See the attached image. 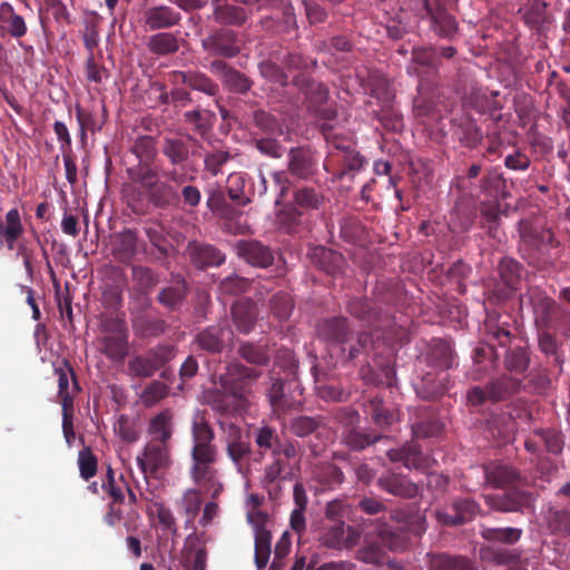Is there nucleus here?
<instances>
[{"label": "nucleus", "mask_w": 570, "mask_h": 570, "mask_svg": "<svg viewBox=\"0 0 570 570\" xmlns=\"http://www.w3.org/2000/svg\"><path fill=\"white\" fill-rule=\"evenodd\" d=\"M191 439L190 478L213 499H217L224 490L215 466L218 461V448L214 443L215 432L203 414H196L193 420Z\"/></svg>", "instance_id": "obj_1"}, {"label": "nucleus", "mask_w": 570, "mask_h": 570, "mask_svg": "<svg viewBox=\"0 0 570 570\" xmlns=\"http://www.w3.org/2000/svg\"><path fill=\"white\" fill-rule=\"evenodd\" d=\"M520 248L529 265L539 271L561 269L563 248L553 232L538 219L523 218L518 227Z\"/></svg>", "instance_id": "obj_2"}, {"label": "nucleus", "mask_w": 570, "mask_h": 570, "mask_svg": "<svg viewBox=\"0 0 570 570\" xmlns=\"http://www.w3.org/2000/svg\"><path fill=\"white\" fill-rule=\"evenodd\" d=\"M230 371L235 372L238 377L235 379L230 374V377L222 382L223 390H210L205 396L210 409L220 415H236L246 411L250 394L248 382L255 381L261 375V371L242 364L232 365Z\"/></svg>", "instance_id": "obj_3"}, {"label": "nucleus", "mask_w": 570, "mask_h": 570, "mask_svg": "<svg viewBox=\"0 0 570 570\" xmlns=\"http://www.w3.org/2000/svg\"><path fill=\"white\" fill-rule=\"evenodd\" d=\"M520 304L529 305L535 316V324L543 330L559 332L566 338L570 337V311L563 308L544 291L530 287L520 296Z\"/></svg>", "instance_id": "obj_4"}, {"label": "nucleus", "mask_w": 570, "mask_h": 570, "mask_svg": "<svg viewBox=\"0 0 570 570\" xmlns=\"http://www.w3.org/2000/svg\"><path fill=\"white\" fill-rule=\"evenodd\" d=\"M488 340L507 347L504 354V368L514 374H523L530 366L531 357L527 342L512 334L509 325L500 324L493 320L485 323Z\"/></svg>", "instance_id": "obj_5"}, {"label": "nucleus", "mask_w": 570, "mask_h": 570, "mask_svg": "<svg viewBox=\"0 0 570 570\" xmlns=\"http://www.w3.org/2000/svg\"><path fill=\"white\" fill-rule=\"evenodd\" d=\"M198 141L191 136L164 137L161 141V154L168 159L173 168L163 170V177L176 185H183L187 179L185 164L190 155H194Z\"/></svg>", "instance_id": "obj_6"}, {"label": "nucleus", "mask_w": 570, "mask_h": 570, "mask_svg": "<svg viewBox=\"0 0 570 570\" xmlns=\"http://www.w3.org/2000/svg\"><path fill=\"white\" fill-rule=\"evenodd\" d=\"M456 2L458 0H417L416 16L428 20L431 31L438 37L453 40L459 31V22L449 8Z\"/></svg>", "instance_id": "obj_7"}, {"label": "nucleus", "mask_w": 570, "mask_h": 570, "mask_svg": "<svg viewBox=\"0 0 570 570\" xmlns=\"http://www.w3.org/2000/svg\"><path fill=\"white\" fill-rule=\"evenodd\" d=\"M522 387V381L510 375H502L484 387L473 386L466 394L470 405L479 406L485 401L499 402L517 394Z\"/></svg>", "instance_id": "obj_8"}, {"label": "nucleus", "mask_w": 570, "mask_h": 570, "mask_svg": "<svg viewBox=\"0 0 570 570\" xmlns=\"http://www.w3.org/2000/svg\"><path fill=\"white\" fill-rule=\"evenodd\" d=\"M176 355L173 345H157L146 354L134 356L128 363L129 374L139 379L153 376Z\"/></svg>", "instance_id": "obj_9"}, {"label": "nucleus", "mask_w": 570, "mask_h": 570, "mask_svg": "<svg viewBox=\"0 0 570 570\" xmlns=\"http://www.w3.org/2000/svg\"><path fill=\"white\" fill-rule=\"evenodd\" d=\"M105 334L99 338V350L109 360L122 362L128 354V330L120 320L104 325Z\"/></svg>", "instance_id": "obj_10"}, {"label": "nucleus", "mask_w": 570, "mask_h": 570, "mask_svg": "<svg viewBox=\"0 0 570 570\" xmlns=\"http://www.w3.org/2000/svg\"><path fill=\"white\" fill-rule=\"evenodd\" d=\"M225 444L226 454L236 471L246 476L250 472L252 445L243 438L240 429L235 424H228Z\"/></svg>", "instance_id": "obj_11"}, {"label": "nucleus", "mask_w": 570, "mask_h": 570, "mask_svg": "<svg viewBox=\"0 0 570 570\" xmlns=\"http://www.w3.org/2000/svg\"><path fill=\"white\" fill-rule=\"evenodd\" d=\"M481 509L471 498H454L450 504L436 511L438 520L444 525H461L472 521Z\"/></svg>", "instance_id": "obj_12"}, {"label": "nucleus", "mask_w": 570, "mask_h": 570, "mask_svg": "<svg viewBox=\"0 0 570 570\" xmlns=\"http://www.w3.org/2000/svg\"><path fill=\"white\" fill-rule=\"evenodd\" d=\"M288 173L302 180H312L318 171V158L309 147L291 148L287 154Z\"/></svg>", "instance_id": "obj_13"}, {"label": "nucleus", "mask_w": 570, "mask_h": 570, "mask_svg": "<svg viewBox=\"0 0 570 570\" xmlns=\"http://www.w3.org/2000/svg\"><path fill=\"white\" fill-rule=\"evenodd\" d=\"M202 47L210 55L233 58L240 52V40L234 30L220 28L204 38Z\"/></svg>", "instance_id": "obj_14"}, {"label": "nucleus", "mask_w": 570, "mask_h": 570, "mask_svg": "<svg viewBox=\"0 0 570 570\" xmlns=\"http://www.w3.org/2000/svg\"><path fill=\"white\" fill-rule=\"evenodd\" d=\"M235 249L237 256L253 267L268 268L275 262V252L258 239H239Z\"/></svg>", "instance_id": "obj_15"}, {"label": "nucleus", "mask_w": 570, "mask_h": 570, "mask_svg": "<svg viewBox=\"0 0 570 570\" xmlns=\"http://www.w3.org/2000/svg\"><path fill=\"white\" fill-rule=\"evenodd\" d=\"M234 338V332L227 321L219 322L200 331L195 338L198 347L210 354H219Z\"/></svg>", "instance_id": "obj_16"}, {"label": "nucleus", "mask_w": 570, "mask_h": 570, "mask_svg": "<svg viewBox=\"0 0 570 570\" xmlns=\"http://www.w3.org/2000/svg\"><path fill=\"white\" fill-rule=\"evenodd\" d=\"M320 338L332 344L345 345L353 341L354 331L344 316H334L321 321L317 325Z\"/></svg>", "instance_id": "obj_17"}, {"label": "nucleus", "mask_w": 570, "mask_h": 570, "mask_svg": "<svg viewBox=\"0 0 570 570\" xmlns=\"http://www.w3.org/2000/svg\"><path fill=\"white\" fill-rule=\"evenodd\" d=\"M361 532L357 528L347 525L343 521H336L325 528L322 543L331 549L350 548L357 544Z\"/></svg>", "instance_id": "obj_18"}, {"label": "nucleus", "mask_w": 570, "mask_h": 570, "mask_svg": "<svg viewBox=\"0 0 570 570\" xmlns=\"http://www.w3.org/2000/svg\"><path fill=\"white\" fill-rule=\"evenodd\" d=\"M169 446L168 443L159 441H149L145 448L142 458H137V463L144 474L155 473L168 465Z\"/></svg>", "instance_id": "obj_19"}, {"label": "nucleus", "mask_w": 570, "mask_h": 570, "mask_svg": "<svg viewBox=\"0 0 570 570\" xmlns=\"http://www.w3.org/2000/svg\"><path fill=\"white\" fill-rule=\"evenodd\" d=\"M58 376V397L62 410L73 409V397L79 392L76 374L69 362L65 361L63 366L56 367Z\"/></svg>", "instance_id": "obj_20"}, {"label": "nucleus", "mask_w": 570, "mask_h": 570, "mask_svg": "<svg viewBox=\"0 0 570 570\" xmlns=\"http://www.w3.org/2000/svg\"><path fill=\"white\" fill-rule=\"evenodd\" d=\"M188 253L191 263L198 269L218 267L224 264L226 259L225 254L215 246L198 242L189 243Z\"/></svg>", "instance_id": "obj_21"}, {"label": "nucleus", "mask_w": 570, "mask_h": 570, "mask_svg": "<svg viewBox=\"0 0 570 570\" xmlns=\"http://www.w3.org/2000/svg\"><path fill=\"white\" fill-rule=\"evenodd\" d=\"M180 20L179 11L164 4L153 6L144 11L145 24L150 30L169 29L177 26Z\"/></svg>", "instance_id": "obj_22"}, {"label": "nucleus", "mask_w": 570, "mask_h": 570, "mask_svg": "<svg viewBox=\"0 0 570 570\" xmlns=\"http://www.w3.org/2000/svg\"><path fill=\"white\" fill-rule=\"evenodd\" d=\"M425 358L429 366L438 370L440 373H446L445 371L454 365L455 355L449 342L433 338L429 345Z\"/></svg>", "instance_id": "obj_23"}, {"label": "nucleus", "mask_w": 570, "mask_h": 570, "mask_svg": "<svg viewBox=\"0 0 570 570\" xmlns=\"http://www.w3.org/2000/svg\"><path fill=\"white\" fill-rule=\"evenodd\" d=\"M293 83L305 95L311 110H317L327 101L328 89L323 82L299 75L294 77Z\"/></svg>", "instance_id": "obj_24"}, {"label": "nucleus", "mask_w": 570, "mask_h": 570, "mask_svg": "<svg viewBox=\"0 0 570 570\" xmlns=\"http://www.w3.org/2000/svg\"><path fill=\"white\" fill-rule=\"evenodd\" d=\"M377 484L385 492L405 499H413L419 493V487L414 482L396 473L381 475Z\"/></svg>", "instance_id": "obj_25"}, {"label": "nucleus", "mask_w": 570, "mask_h": 570, "mask_svg": "<svg viewBox=\"0 0 570 570\" xmlns=\"http://www.w3.org/2000/svg\"><path fill=\"white\" fill-rule=\"evenodd\" d=\"M232 318L240 333H250L257 321L256 304L248 298L237 301L232 306Z\"/></svg>", "instance_id": "obj_26"}, {"label": "nucleus", "mask_w": 570, "mask_h": 570, "mask_svg": "<svg viewBox=\"0 0 570 570\" xmlns=\"http://www.w3.org/2000/svg\"><path fill=\"white\" fill-rule=\"evenodd\" d=\"M448 373H426L420 383L416 384V394L426 401L435 400L442 396L449 389Z\"/></svg>", "instance_id": "obj_27"}, {"label": "nucleus", "mask_w": 570, "mask_h": 570, "mask_svg": "<svg viewBox=\"0 0 570 570\" xmlns=\"http://www.w3.org/2000/svg\"><path fill=\"white\" fill-rule=\"evenodd\" d=\"M483 472L487 483L494 488L513 485L520 479V474L514 468L497 462L484 465Z\"/></svg>", "instance_id": "obj_28"}, {"label": "nucleus", "mask_w": 570, "mask_h": 570, "mask_svg": "<svg viewBox=\"0 0 570 570\" xmlns=\"http://www.w3.org/2000/svg\"><path fill=\"white\" fill-rule=\"evenodd\" d=\"M485 503L489 508L499 512L520 511L528 503L524 492L509 491L503 494L484 495Z\"/></svg>", "instance_id": "obj_29"}, {"label": "nucleus", "mask_w": 570, "mask_h": 570, "mask_svg": "<svg viewBox=\"0 0 570 570\" xmlns=\"http://www.w3.org/2000/svg\"><path fill=\"white\" fill-rule=\"evenodd\" d=\"M443 430V424L429 407H423L412 423V433L416 439L438 436Z\"/></svg>", "instance_id": "obj_30"}, {"label": "nucleus", "mask_w": 570, "mask_h": 570, "mask_svg": "<svg viewBox=\"0 0 570 570\" xmlns=\"http://www.w3.org/2000/svg\"><path fill=\"white\" fill-rule=\"evenodd\" d=\"M148 434L151 441L168 443L174 433V413L171 410H164L150 419Z\"/></svg>", "instance_id": "obj_31"}, {"label": "nucleus", "mask_w": 570, "mask_h": 570, "mask_svg": "<svg viewBox=\"0 0 570 570\" xmlns=\"http://www.w3.org/2000/svg\"><path fill=\"white\" fill-rule=\"evenodd\" d=\"M387 456L392 462H401L409 469H422L426 462L421 446L415 443H407L400 449H392L387 451Z\"/></svg>", "instance_id": "obj_32"}, {"label": "nucleus", "mask_w": 570, "mask_h": 570, "mask_svg": "<svg viewBox=\"0 0 570 570\" xmlns=\"http://www.w3.org/2000/svg\"><path fill=\"white\" fill-rule=\"evenodd\" d=\"M348 313L355 318L373 326H379L376 323L381 317V309L376 303L365 297H353L347 304Z\"/></svg>", "instance_id": "obj_33"}, {"label": "nucleus", "mask_w": 570, "mask_h": 570, "mask_svg": "<svg viewBox=\"0 0 570 570\" xmlns=\"http://www.w3.org/2000/svg\"><path fill=\"white\" fill-rule=\"evenodd\" d=\"M227 193L232 200L245 206L255 196V189L248 185L246 174L233 173L227 178Z\"/></svg>", "instance_id": "obj_34"}, {"label": "nucleus", "mask_w": 570, "mask_h": 570, "mask_svg": "<svg viewBox=\"0 0 570 570\" xmlns=\"http://www.w3.org/2000/svg\"><path fill=\"white\" fill-rule=\"evenodd\" d=\"M24 232L20 212L18 208L10 209L0 222V238H2L8 249H13L16 242L22 236Z\"/></svg>", "instance_id": "obj_35"}, {"label": "nucleus", "mask_w": 570, "mask_h": 570, "mask_svg": "<svg viewBox=\"0 0 570 570\" xmlns=\"http://www.w3.org/2000/svg\"><path fill=\"white\" fill-rule=\"evenodd\" d=\"M213 18L219 24L242 26L247 20L248 12L245 8L222 1L213 6Z\"/></svg>", "instance_id": "obj_36"}, {"label": "nucleus", "mask_w": 570, "mask_h": 570, "mask_svg": "<svg viewBox=\"0 0 570 570\" xmlns=\"http://www.w3.org/2000/svg\"><path fill=\"white\" fill-rule=\"evenodd\" d=\"M0 22L2 23V29L12 38L20 39L27 33L24 19L16 13L9 2L0 3Z\"/></svg>", "instance_id": "obj_37"}, {"label": "nucleus", "mask_w": 570, "mask_h": 570, "mask_svg": "<svg viewBox=\"0 0 570 570\" xmlns=\"http://www.w3.org/2000/svg\"><path fill=\"white\" fill-rule=\"evenodd\" d=\"M184 121L189 125L196 134L205 136L214 127L216 115L212 110L198 106L194 110L184 114Z\"/></svg>", "instance_id": "obj_38"}, {"label": "nucleus", "mask_w": 570, "mask_h": 570, "mask_svg": "<svg viewBox=\"0 0 570 570\" xmlns=\"http://www.w3.org/2000/svg\"><path fill=\"white\" fill-rule=\"evenodd\" d=\"M188 293L185 279L179 278L170 286L163 288L158 294V302L173 311L180 308Z\"/></svg>", "instance_id": "obj_39"}, {"label": "nucleus", "mask_w": 570, "mask_h": 570, "mask_svg": "<svg viewBox=\"0 0 570 570\" xmlns=\"http://www.w3.org/2000/svg\"><path fill=\"white\" fill-rule=\"evenodd\" d=\"M538 346L541 353H543L548 358L552 360L551 364L561 370L564 357L556 335L550 331L539 327Z\"/></svg>", "instance_id": "obj_40"}, {"label": "nucleus", "mask_w": 570, "mask_h": 570, "mask_svg": "<svg viewBox=\"0 0 570 570\" xmlns=\"http://www.w3.org/2000/svg\"><path fill=\"white\" fill-rule=\"evenodd\" d=\"M170 181H157L149 190V199L155 207L166 208L179 202V193Z\"/></svg>", "instance_id": "obj_41"}, {"label": "nucleus", "mask_w": 570, "mask_h": 570, "mask_svg": "<svg viewBox=\"0 0 570 570\" xmlns=\"http://www.w3.org/2000/svg\"><path fill=\"white\" fill-rule=\"evenodd\" d=\"M137 236L132 230H125L115 236L112 243V255L121 262L128 263L136 253Z\"/></svg>", "instance_id": "obj_42"}, {"label": "nucleus", "mask_w": 570, "mask_h": 570, "mask_svg": "<svg viewBox=\"0 0 570 570\" xmlns=\"http://www.w3.org/2000/svg\"><path fill=\"white\" fill-rule=\"evenodd\" d=\"M324 195L311 186H299L293 191L295 206L306 212L318 210L324 204Z\"/></svg>", "instance_id": "obj_43"}, {"label": "nucleus", "mask_w": 570, "mask_h": 570, "mask_svg": "<svg viewBox=\"0 0 570 570\" xmlns=\"http://www.w3.org/2000/svg\"><path fill=\"white\" fill-rule=\"evenodd\" d=\"M129 487L125 476L120 474L118 478L115 474V471L110 465L107 468L106 475L102 480L101 488L107 493V495L111 499L110 502L114 503H124L125 493L127 488Z\"/></svg>", "instance_id": "obj_44"}, {"label": "nucleus", "mask_w": 570, "mask_h": 570, "mask_svg": "<svg viewBox=\"0 0 570 570\" xmlns=\"http://www.w3.org/2000/svg\"><path fill=\"white\" fill-rule=\"evenodd\" d=\"M272 533L263 524L255 525V563L258 570L264 569L269 560Z\"/></svg>", "instance_id": "obj_45"}, {"label": "nucleus", "mask_w": 570, "mask_h": 570, "mask_svg": "<svg viewBox=\"0 0 570 570\" xmlns=\"http://www.w3.org/2000/svg\"><path fill=\"white\" fill-rule=\"evenodd\" d=\"M523 530L520 528L505 527V528H490V527H481L480 534L481 537L489 541L495 543H502L512 546L517 543L522 537Z\"/></svg>", "instance_id": "obj_46"}, {"label": "nucleus", "mask_w": 570, "mask_h": 570, "mask_svg": "<svg viewBox=\"0 0 570 570\" xmlns=\"http://www.w3.org/2000/svg\"><path fill=\"white\" fill-rule=\"evenodd\" d=\"M314 258L317 259L321 269L333 276L340 274L344 266V257L340 253L325 247L316 248Z\"/></svg>", "instance_id": "obj_47"}, {"label": "nucleus", "mask_w": 570, "mask_h": 570, "mask_svg": "<svg viewBox=\"0 0 570 570\" xmlns=\"http://www.w3.org/2000/svg\"><path fill=\"white\" fill-rule=\"evenodd\" d=\"M343 442L353 451H362L367 446L376 443L383 436L374 432H362L357 428L344 431L342 434Z\"/></svg>", "instance_id": "obj_48"}, {"label": "nucleus", "mask_w": 570, "mask_h": 570, "mask_svg": "<svg viewBox=\"0 0 570 570\" xmlns=\"http://www.w3.org/2000/svg\"><path fill=\"white\" fill-rule=\"evenodd\" d=\"M549 530L557 535L570 534V511L560 508H549L546 513Z\"/></svg>", "instance_id": "obj_49"}, {"label": "nucleus", "mask_w": 570, "mask_h": 570, "mask_svg": "<svg viewBox=\"0 0 570 570\" xmlns=\"http://www.w3.org/2000/svg\"><path fill=\"white\" fill-rule=\"evenodd\" d=\"M147 47L157 56H166L178 51L179 41L173 33L159 32L149 38Z\"/></svg>", "instance_id": "obj_50"}, {"label": "nucleus", "mask_w": 570, "mask_h": 570, "mask_svg": "<svg viewBox=\"0 0 570 570\" xmlns=\"http://www.w3.org/2000/svg\"><path fill=\"white\" fill-rule=\"evenodd\" d=\"M268 401L276 413H285L291 409H296L301 402H294L288 399L284 392V383L281 380L273 382L267 393Z\"/></svg>", "instance_id": "obj_51"}, {"label": "nucleus", "mask_w": 570, "mask_h": 570, "mask_svg": "<svg viewBox=\"0 0 570 570\" xmlns=\"http://www.w3.org/2000/svg\"><path fill=\"white\" fill-rule=\"evenodd\" d=\"M184 77V85L193 90L200 91L207 96L216 97L219 92V86L206 73L199 71H188Z\"/></svg>", "instance_id": "obj_52"}, {"label": "nucleus", "mask_w": 570, "mask_h": 570, "mask_svg": "<svg viewBox=\"0 0 570 570\" xmlns=\"http://www.w3.org/2000/svg\"><path fill=\"white\" fill-rule=\"evenodd\" d=\"M522 269V265L510 257L502 258L498 266L500 278L509 289L517 288L521 281Z\"/></svg>", "instance_id": "obj_53"}, {"label": "nucleus", "mask_w": 570, "mask_h": 570, "mask_svg": "<svg viewBox=\"0 0 570 570\" xmlns=\"http://www.w3.org/2000/svg\"><path fill=\"white\" fill-rule=\"evenodd\" d=\"M432 570H476L474 563L464 557L438 554L431 561Z\"/></svg>", "instance_id": "obj_54"}, {"label": "nucleus", "mask_w": 570, "mask_h": 570, "mask_svg": "<svg viewBox=\"0 0 570 570\" xmlns=\"http://www.w3.org/2000/svg\"><path fill=\"white\" fill-rule=\"evenodd\" d=\"M322 416L298 415L289 421L288 429L297 438H306L323 426Z\"/></svg>", "instance_id": "obj_55"}, {"label": "nucleus", "mask_w": 570, "mask_h": 570, "mask_svg": "<svg viewBox=\"0 0 570 570\" xmlns=\"http://www.w3.org/2000/svg\"><path fill=\"white\" fill-rule=\"evenodd\" d=\"M366 411L374 424L380 428L389 426L396 420L395 413L384 406L383 399L379 395L368 401Z\"/></svg>", "instance_id": "obj_56"}, {"label": "nucleus", "mask_w": 570, "mask_h": 570, "mask_svg": "<svg viewBox=\"0 0 570 570\" xmlns=\"http://www.w3.org/2000/svg\"><path fill=\"white\" fill-rule=\"evenodd\" d=\"M454 135L468 148L476 147L482 140V131L471 119H463L455 128Z\"/></svg>", "instance_id": "obj_57"}, {"label": "nucleus", "mask_w": 570, "mask_h": 570, "mask_svg": "<svg viewBox=\"0 0 570 570\" xmlns=\"http://www.w3.org/2000/svg\"><path fill=\"white\" fill-rule=\"evenodd\" d=\"M238 354L246 362L259 366L267 365L271 358L267 346L250 342L240 344Z\"/></svg>", "instance_id": "obj_58"}, {"label": "nucleus", "mask_w": 570, "mask_h": 570, "mask_svg": "<svg viewBox=\"0 0 570 570\" xmlns=\"http://www.w3.org/2000/svg\"><path fill=\"white\" fill-rule=\"evenodd\" d=\"M253 121L266 136H282L283 127L275 116L264 110H256L253 114Z\"/></svg>", "instance_id": "obj_59"}, {"label": "nucleus", "mask_w": 570, "mask_h": 570, "mask_svg": "<svg viewBox=\"0 0 570 570\" xmlns=\"http://www.w3.org/2000/svg\"><path fill=\"white\" fill-rule=\"evenodd\" d=\"M151 163H138L134 168L129 169L130 178L149 190L159 180V174L150 165Z\"/></svg>", "instance_id": "obj_60"}, {"label": "nucleus", "mask_w": 570, "mask_h": 570, "mask_svg": "<svg viewBox=\"0 0 570 570\" xmlns=\"http://www.w3.org/2000/svg\"><path fill=\"white\" fill-rule=\"evenodd\" d=\"M316 479L326 488H335L343 483V471L333 463H325L317 468L315 472Z\"/></svg>", "instance_id": "obj_61"}, {"label": "nucleus", "mask_w": 570, "mask_h": 570, "mask_svg": "<svg viewBox=\"0 0 570 570\" xmlns=\"http://www.w3.org/2000/svg\"><path fill=\"white\" fill-rule=\"evenodd\" d=\"M234 158L228 150L215 149L207 153L204 157V167L212 176L223 173V167Z\"/></svg>", "instance_id": "obj_62"}, {"label": "nucleus", "mask_w": 570, "mask_h": 570, "mask_svg": "<svg viewBox=\"0 0 570 570\" xmlns=\"http://www.w3.org/2000/svg\"><path fill=\"white\" fill-rule=\"evenodd\" d=\"M131 151L139 163H151L157 154L155 138L148 135L139 136L134 142Z\"/></svg>", "instance_id": "obj_63"}, {"label": "nucleus", "mask_w": 570, "mask_h": 570, "mask_svg": "<svg viewBox=\"0 0 570 570\" xmlns=\"http://www.w3.org/2000/svg\"><path fill=\"white\" fill-rule=\"evenodd\" d=\"M473 361L480 365L481 371L494 368L498 364V354L491 343L480 344L473 350Z\"/></svg>", "instance_id": "obj_64"}]
</instances>
